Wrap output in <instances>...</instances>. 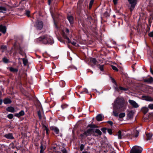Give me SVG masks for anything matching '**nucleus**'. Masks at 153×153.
I'll return each instance as SVG.
<instances>
[{
    "mask_svg": "<svg viewBox=\"0 0 153 153\" xmlns=\"http://www.w3.org/2000/svg\"><path fill=\"white\" fill-rule=\"evenodd\" d=\"M107 123L110 124L111 125H112L113 124V123L112 121H109L107 122Z\"/></svg>",
    "mask_w": 153,
    "mask_h": 153,
    "instance_id": "nucleus-55",
    "label": "nucleus"
},
{
    "mask_svg": "<svg viewBox=\"0 0 153 153\" xmlns=\"http://www.w3.org/2000/svg\"><path fill=\"white\" fill-rule=\"evenodd\" d=\"M97 120L99 121H101L102 120V117L101 114H99L96 117Z\"/></svg>",
    "mask_w": 153,
    "mask_h": 153,
    "instance_id": "nucleus-16",
    "label": "nucleus"
},
{
    "mask_svg": "<svg viewBox=\"0 0 153 153\" xmlns=\"http://www.w3.org/2000/svg\"><path fill=\"white\" fill-rule=\"evenodd\" d=\"M6 31V27L2 25H0V31L4 34L5 33Z\"/></svg>",
    "mask_w": 153,
    "mask_h": 153,
    "instance_id": "nucleus-8",
    "label": "nucleus"
},
{
    "mask_svg": "<svg viewBox=\"0 0 153 153\" xmlns=\"http://www.w3.org/2000/svg\"><path fill=\"white\" fill-rule=\"evenodd\" d=\"M1 48L2 49L5 50L6 49V46L5 45H2L1 46Z\"/></svg>",
    "mask_w": 153,
    "mask_h": 153,
    "instance_id": "nucleus-50",
    "label": "nucleus"
},
{
    "mask_svg": "<svg viewBox=\"0 0 153 153\" xmlns=\"http://www.w3.org/2000/svg\"><path fill=\"white\" fill-rule=\"evenodd\" d=\"M36 41L37 43H41L44 44H52L54 42L52 37L47 35H43L36 39Z\"/></svg>",
    "mask_w": 153,
    "mask_h": 153,
    "instance_id": "nucleus-1",
    "label": "nucleus"
},
{
    "mask_svg": "<svg viewBox=\"0 0 153 153\" xmlns=\"http://www.w3.org/2000/svg\"><path fill=\"white\" fill-rule=\"evenodd\" d=\"M133 113L132 111H129L127 114L128 118L129 119L132 118L133 117Z\"/></svg>",
    "mask_w": 153,
    "mask_h": 153,
    "instance_id": "nucleus-15",
    "label": "nucleus"
},
{
    "mask_svg": "<svg viewBox=\"0 0 153 153\" xmlns=\"http://www.w3.org/2000/svg\"><path fill=\"white\" fill-rule=\"evenodd\" d=\"M120 90L122 91H126L127 90V89L126 88H123L121 86H119V91Z\"/></svg>",
    "mask_w": 153,
    "mask_h": 153,
    "instance_id": "nucleus-33",
    "label": "nucleus"
},
{
    "mask_svg": "<svg viewBox=\"0 0 153 153\" xmlns=\"http://www.w3.org/2000/svg\"><path fill=\"white\" fill-rule=\"evenodd\" d=\"M70 43H71V44L74 45H75L76 44V42H71L70 41Z\"/></svg>",
    "mask_w": 153,
    "mask_h": 153,
    "instance_id": "nucleus-53",
    "label": "nucleus"
},
{
    "mask_svg": "<svg viewBox=\"0 0 153 153\" xmlns=\"http://www.w3.org/2000/svg\"><path fill=\"white\" fill-rule=\"evenodd\" d=\"M152 135L151 134H148L146 135L147 136V140H149L151 139Z\"/></svg>",
    "mask_w": 153,
    "mask_h": 153,
    "instance_id": "nucleus-25",
    "label": "nucleus"
},
{
    "mask_svg": "<svg viewBox=\"0 0 153 153\" xmlns=\"http://www.w3.org/2000/svg\"><path fill=\"white\" fill-rule=\"evenodd\" d=\"M143 98H144L145 100L148 101H153V98L149 96H143Z\"/></svg>",
    "mask_w": 153,
    "mask_h": 153,
    "instance_id": "nucleus-9",
    "label": "nucleus"
},
{
    "mask_svg": "<svg viewBox=\"0 0 153 153\" xmlns=\"http://www.w3.org/2000/svg\"><path fill=\"white\" fill-rule=\"evenodd\" d=\"M82 153H87V152H82Z\"/></svg>",
    "mask_w": 153,
    "mask_h": 153,
    "instance_id": "nucleus-61",
    "label": "nucleus"
},
{
    "mask_svg": "<svg viewBox=\"0 0 153 153\" xmlns=\"http://www.w3.org/2000/svg\"><path fill=\"white\" fill-rule=\"evenodd\" d=\"M125 116V114L124 113H120L119 115V117L120 118H121L124 117Z\"/></svg>",
    "mask_w": 153,
    "mask_h": 153,
    "instance_id": "nucleus-28",
    "label": "nucleus"
},
{
    "mask_svg": "<svg viewBox=\"0 0 153 153\" xmlns=\"http://www.w3.org/2000/svg\"><path fill=\"white\" fill-rule=\"evenodd\" d=\"M51 0H48V4L49 5H50V4H51Z\"/></svg>",
    "mask_w": 153,
    "mask_h": 153,
    "instance_id": "nucleus-58",
    "label": "nucleus"
},
{
    "mask_svg": "<svg viewBox=\"0 0 153 153\" xmlns=\"http://www.w3.org/2000/svg\"><path fill=\"white\" fill-rule=\"evenodd\" d=\"M135 134L134 135V136L136 138L138 136L139 132L137 131H135Z\"/></svg>",
    "mask_w": 153,
    "mask_h": 153,
    "instance_id": "nucleus-40",
    "label": "nucleus"
},
{
    "mask_svg": "<svg viewBox=\"0 0 153 153\" xmlns=\"http://www.w3.org/2000/svg\"><path fill=\"white\" fill-rule=\"evenodd\" d=\"M142 149L137 146H134L131 149L130 153H141Z\"/></svg>",
    "mask_w": 153,
    "mask_h": 153,
    "instance_id": "nucleus-2",
    "label": "nucleus"
},
{
    "mask_svg": "<svg viewBox=\"0 0 153 153\" xmlns=\"http://www.w3.org/2000/svg\"><path fill=\"white\" fill-rule=\"evenodd\" d=\"M111 80H112V82L114 83L115 84V85L116 86H117V83H116L115 80L114 79H113V78H111Z\"/></svg>",
    "mask_w": 153,
    "mask_h": 153,
    "instance_id": "nucleus-49",
    "label": "nucleus"
},
{
    "mask_svg": "<svg viewBox=\"0 0 153 153\" xmlns=\"http://www.w3.org/2000/svg\"><path fill=\"white\" fill-rule=\"evenodd\" d=\"M99 69L101 71H103V65H100L99 67Z\"/></svg>",
    "mask_w": 153,
    "mask_h": 153,
    "instance_id": "nucleus-45",
    "label": "nucleus"
},
{
    "mask_svg": "<svg viewBox=\"0 0 153 153\" xmlns=\"http://www.w3.org/2000/svg\"><path fill=\"white\" fill-rule=\"evenodd\" d=\"M123 98H117L116 99V100L114 102V103L116 105H117V104H119L120 103V102L121 101H123Z\"/></svg>",
    "mask_w": 153,
    "mask_h": 153,
    "instance_id": "nucleus-10",
    "label": "nucleus"
},
{
    "mask_svg": "<svg viewBox=\"0 0 153 153\" xmlns=\"http://www.w3.org/2000/svg\"><path fill=\"white\" fill-rule=\"evenodd\" d=\"M107 131L109 134H112V131L111 129H107Z\"/></svg>",
    "mask_w": 153,
    "mask_h": 153,
    "instance_id": "nucleus-47",
    "label": "nucleus"
},
{
    "mask_svg": "<svg viewBox=\"0 0 153 153\" xmlns=\"http://www.w3.org/2000/svg\"><path fill=\"white\" fill-rule=\"evenodd\" d=\"M45 130H46V134H48V129L46 126H45Z\"/></svg>",
    "mask_w": 153,
    "mask_h": 153,
    "instance_id": "nucleus-52",
    "label": "nucleus"
},
{
    "mask_svg": "<svg viewBox=\"0 0 153 153\" xmlns=\"http://www.w3.org/2000/svg\"><path fill=\"white\" fill-rule=\"evenodd\" d=\"M23 61V63L24 65L25 66L27 65L28 62V61L27 59L25 58L22 59Z\"/></svg>",
    "mask_w": 153,
    "mask_h": 153,
    "instance_id": "nucleus-22",
    "label": "nucleus"
},
{
    "mask_svg": "<svg viewBox=\"0 0 153 153\" xmlns=\"http://www.w3.org/2000/svg\"><path fill=\"white\" fill-rule=\"evenodd\" d=\"M113 17L115 18V15H113Z\"/></svg>",
    "mask_w": 153,
    "mask_h": 153,
    "instance_id": "nucleus-63",
    "label": "nucleus"
},
{
    "mask_svg": "<svg viewBox=\"0 0 153 153\" xmlns=\"http://www.w3.org/2000/svg\"><path fill=\"white\" fill-rule=\"evenodd\" d=\"M30 11L29 10H27L26 11L25 13V14L27 16L29 17L30 16Z\"/></svg>",
    "mask_w": 153,
    "mask_h": 153,
    "instance_id": "nucleus-41",
    "label": "nucleus"
},
{
    "mask_svg": "<svg viewBox=\"0 0 153 153\" xmlns=\"http://www.w3.org/2000/svg\"><path fill=\"white\" fill-rule=\"evenodd\" d=\"M7 117L10 119H12L13 118V115L12 114H10L7 115Z\"/></svg>",
    "mask_w": 153,
    "mask_h": 153,
    "instance_id": "nucleus-31",
    "label": "nucleus"
},
{
    "mask_svg": "<svg viewBox=\"0 0 153 153\" xmlns=\"http://www.w3.org/2000/svg\"><path fill=\"white\" fill-rule=\"evenodd\" d=\"M61 107L62 109H63L65 108H66L68 107V105H66L64 104L62 105Z\"/></svg>",
    "mask_w": 153,
    "mask_h": 153,
    "instance_id": "nucleus-42",
    "label": "nucleus"
},
{
    "mask_svg": "<svg viewBox=\"0 0 153 153\" xmlns=\"http://www.w3.org/2000/svg\"><path fill=\"white\" fill-rule=\"evenodd\" d=\"M35 25L38 29L40 30L42 28L43 22L41 21L38 20L36 22Z\"/></svg>",
    "mask_w": 153,
    "mask_h": 153,
    "instance_id": "nucleus-5",
    "label": "nucleus"
},
{
    "mask_svg": "<svg viewBox=\"0 0 153 153\" xmlns=\"http://www.w3.org/2000/svg\"><path fill=\"white\" fill-rule=\"evenodd\" d=\"M63 153H67V151L65 148H63L61 150Z\"/></svg>",
    "mask_w": 153,
    "mask_h": 153,
    "instance_id": "nucleus-44",
    "label": "nucleus"
},
{
    "mask_svg": "<svg viewBox=\"0 0 153 153\" xmlns=\"http://www.w3.org/2000/svg\"><path fill=\"white\" fill-rule=\"evenodd\" d=\"M7 10V9L5 7L3 6H0V13H5Z\"/></svg>",
    "mask_w": 153,
    "mask_h": 153,
    "instance_id": "nucleus-13",
    "label": "nucleus"
},
{
    "mask_svg": "<svg viewBox=\"0 0 153 153\" xmlns=\"http://www.w3.org/2000/svg\"><path fill=\"white\" fill-rule=\"evenodd\" d=\"M106 128H103L101 129V130L103 132V133H106Z\"/></svg>",
    "mask_w": 153,
    "mask_h": 153,
    "instance_id": "nucleus-46",
    "label": "nucleus"
},
{
    "mask_svg": "<svg viewBox=\"0 0 153 153\" xmlns=\"http://www.w3.org/2000/svg\"><path fill=\"white\" fill-rule=\"evenodd\" d=\"M53 130L55 132V133L57 134H59V129L56 127L54 128L53 129Z\"/></svg>",
    "mask_w": 153,
    "mask_h": 153,
    "instance_id": "nucleus-23",
    "label": "nucleus"
},
{
    "mask_svg": "<svg viewBox=\"0 0 153 153\" xmlns=\"http://www.w3.org/2000/svg\"><path fill=\"white\" fill-rule=\"evenodd\" d=\"M69 30L68 28H66L65 31L63 32V36L68 41V42L69 43L70 42V40L69 38L68 37L69 35Z\"/></svg>",
    "mask_w": 153,
    "mask_h": 153,
    "instance_id": "nucleus-4",
    "label": "nucleus"
},
{
    "mask_svg": "<svg viewBox=\"0 0 153 153\" xmlns=\"http://www.w3.org/2000/svg\"><path fill=\"white\" fill-rule=\"evenodd\" d=\"M88 126L89 127H90V128H92V127H93V126L92 125H89Z\"/></svg>",
    "mask_w": 153,
    "mask_h": 153,
    "instance_id": "nucleus-59",
    "label": "nucleus"
},
{
    "mask_svg": "<svg viewBox=\"0 0 153 153\" xmlns=\"http://www.w3.org/2000/svg\"><path fill=\"white\" fill-rule=\"evenodd\" d=\"M6 110L9 112L13 113L15 111V109L12 107H9L6 108Z\"/></svg>",
    "mask_w": 153,
    "mask_h": 153,
    "instance_id": "nucleus-11",
    "label": "nucleus"
},
{
    "mask_svg": "<svg viewBox=\"0 0 153 153\" xmlns=\"http://www.w3.org/2000/svg\"><path fill=\"white\" fill-rule=\"evenodd\" d=\"M90 72L91 73H92V74L93 73V71H90Z\"/></svg>",
    "mask_w": 153,
    "mask_h": 153,
    "instance_id": "nucleus-64",
    "label": "nucleus"
},
{
    "mask_svg": "<svg viewBox=\"0 0 153 153\" xmlns=\"http://www.w3.org/2000/svg\"><path fill=\"white\" fill-rule=\"evenodd\" d=\"M4 103L5 104H7L10 103H11V100L9 99H5L4 100Z\"/></svg>",
    "mask_w": 153,
    "mask_h": 153,
    "instance_id": "nucleus-20",
    "label": "nucleus"
},
{
    "mask_svg": "<svg viewBox=\"0 0 153 153\" xmlns=\"http://www.w3.org/2000/svg\"><path fill=\"white\" fill-rule=\"evenodd\" d=\"M25 114L24 111L23 110H21L19 113L15 114L14 116L15 117L19 118L22 116H24Z\"/></svg>",
    "mask_w": 153,
    "mask_h": 153,
    "instance_id": "nucleus-7",
    "label": "nucleus"
},
{
    "mask_svg": "<svg viewBox=\"0 0 153 153\" xmlns=\"http://www.w3.org/2000/svg\"><path fill=\"white\" fill-rule=\"evenodd\" d=\"M59 85L61 87H63L65 85V82L63 81H61L59 82Z\"/></svg>",
    "mask_w": 153,
    "mask_h": 153,
    "instance_id": "nucleus-21",
    "label": "nucleus"
},
{
    "mask_svg": "<svg viewBox=\"0 0 153 153\" xmlns=\"http://www.w3.org/2000/svg\"><path fill=\"white\" fill-rule=\"evenodd\" d=\"M111 67L113 70L116 71H118V69L116 67L113 65H112Z\"/></svg>",
    "mask_w": 153,
    "mask_h": 153,
    "instance_id": "nucleus-38",
    "label": "nucleus"
},
{
    "mask_svg": "<svg viewBox=\"0 0 153 153\" xmlns=\"http://www.w3.org/2000/svg\"><path fill=\"white\" fill-rule=\"evenodd\" d=\"M91 62L94 64H95L96 63L97 61L95 58H92L91 60Z\"/></svg>",
    "mask_w": 153,
    "mask_h": 153,
    "instance_id": "nucleus-35",
    "label": "nucleus"
},
{
    "mask_svg": "<svg viewBox=\"0 0 153 153\" xmlns=\"http://www.w3.org/2000/svg\"><path fill=\"white\" fill-rule=\"evenodd\" d=\"M92 129H88L85 132V134H86V136L90 135L91 134Z\"/></svg>",
    "mask_w": 153,
    "mask_h": 153,
    "instance_id": "nucleus-19",
    "label": "nucleus"
},
{
    "mask_svg": "<svg viewBox=\"0 0 153 153\" xmlns=\"http://www.w3.org/2000/svg\"><path fill=\"white\" fill-rule=\"evenodd\" d=\"M51 15H52V17H53V19H54L53 16V15L52 14H51Z\"/></svg>",
    "mask_w": 153,
    "mask_h": 153,
    "instance_id": "nucleus-62",
    "label": "nucleus"
},
{
    "mask_svg": "<svg viewBox=\"0 0 153 153\" xmlns=\"http://www.w3.org/2000/svg\"><path fill=\"white\" fill-rule=\"evenodd\" d=\"M37 114L40 119L42 118L41 113L40 111H39L37 112Z\"/></svg>",
    "mask_w": 153,
    "mask_h": 153,
    "instance_id": "nucleus-36",
    "label": "nucleus"
},
{
    "mask_svg": "<svg viewBox=\"0 0 153 153\" xmlns=\"http://www.w3.org/2000/svg\"><path fill=\"white\" fill-rule=\"evenodd\" d=\"M113 115L114 116H115V117L118 116V112L116 111H115L114 110L113 111Z\"/></svg>",
    "mask_w": 153,
    "mask_h": 153,
    "instance_id": "nucleus-30",
    "label": "nucleus"
},
{
    "mask_svg": "<svg viewBox=\"0 0 153 153\" xmlns=\"http://www.w3.org/2000/svg\"><path fill=\"white\" fill-rule=\"evenodd\" d=\"M144 81L145 82L151 83L153 82V78L151 77L149 78L144 79Z\"/></svg>",
    "mask_w": 153,
    "mask_h": 153,
    "instance_id": "nucleus-12",
    "label": "nucleus"
},
{
    "mask_svg": "<svg viewBox=\"0 0 153 153\" xmlns=\"http://www.w3.org/2000/svg\"><path fill=\"white\" fill-rule=\"evenodd\" d=\"M148 107L151 109H153V104H149L148 105Z\"/></svg>",
    "mask_w": 153,
    "mask_h": 153,
    "instance_id": "nucleus-39",
    "label": "nucleus"
},
{
    "mask_svg": "<svg viewBox=\"0 0 153 153\" xmlns=\"http://www.w3.org/2000/svg\"><path fill=\"white\" fill-rule=\"evenodd\" d=\"M40 153H43V151H40Z\"/></svg>",
    "mask_w": 153,
    "mask_h": 153,
    "instance_id": "nucleus-60",
    "label": "nucleus"
},
{
    "mask_svg": "<svg viewBox=\"0 0 153 153\" xmlns=\"http://www.w3.org/2000/svg\"><path fill=\"white\" fill-rule=\"evenodd\" d=\"M5 137L7 139H13V136L12 134L11 133H9L5 135Z\"/></svg>",
    "mask_w": 153,
    "mask_h": 153,
    "instance_id": "nucleus-14",
    "label": "nucleus"
},
{
    "mask_svg": "<svg viewBox=\"0 0 153 153\" xmlns=\"http://www.w3.org/2000/svg\"><path fill=\"white\" fill-rule=\"evenodd\" d=\"M95 132L100 135H101L102 134L101 131L98 129H96L95 130Z\"/></svg>",
    "mask_w": 153,
    "mask_h": 153,
    "instance_id": "nucleus-27",
    "label": "nucleus"
},
{
    "mask_svg": "<svg viewBox=\"0 0 153 153\" xmlns=\"http://www.w3.org/2000/svg\"><path fill=\"white\" fill-rule=\"evenodd\" d=\"M117 0H113L114 3L115 5L117 4Z\"/></svg>",
    "mask_w": 153,
    "mask_h": 153,
    "instance_id": "nucleus-54",
    "label": "nucleus"
},
{
    "mask_svg": "<svg viewBox=\"0 0 153 153\" xmlns=\"http://www.w3.org/2000/svg\"><path fill=\"white\" fill-rule=\"evenodd\" d=\"M94 0H91L90 2L89 8L91 9L94 3Z\"/></svg>",
    "mask_w": 153,
    "mask_h": 153,
    "instance_id": "nucleus-29",
    "label": "nucleus"
},
{
    "mask_svg": "<svg viewBox=\"0 0 153 153\" xmlns=\"http://www.w3.org/2000/svg\"><path fill=\"white\" fill-rule=\"evenodd\" d=\"M150 72L151 73V74L153 75V71L151 67H150Z\"/></svg>",
    "mask_w": 153,
    "mask_h": 153,
    "instance_id": "nucleus-56",
    "label": "nucleus"
},
{
    "mask_svg": "<svg viewBox=\"0 0 153 153\" xmlns=\"http://www.w3.org/2000/svg\"><path fill=\"white\" fill-rule=\"evenodd\" d=\"M130 4H131V7L130 8V10L132 11L135 7L136 5L137 0H128Z\"/></svg>",
    "mask_w": 153,
    "mask_h": 153,
    "instance_id": "nucleus-3",
    "label": "nucleus"
},
{
    "mask_svg": "<svg viewBox=\"0 0 153 153\" xmlns=\"http://www.w3.org/2000/svg\"><path fill=\"white\" fill-rule=\"evenodd\" d=\"M67 18L71 24H73V18L72 16H70L67 17Z\"/></svg>",
    "mask_w": 153,
    "mask_h": 153,
    "instance_id": "nucleus-17",
    "label": "nucleus"
},
{
    "mask_svg": "<svg viewBox=\"0 0 153 153\" xmlns=\"http://www.w3.org/2000/svg\"><path fill=\"white\" fill-rule=\"evenodd\" d=\"M128 102L130 105L133 106L135 108H137L139 107L138 104L134 101L129 100Z\"/></svg>",
    "mask_w": 153,
    "mask_h": 153,
    "instance_id": "nucleus-6",
    "label": "nucleus"
},
{
    "mask_svg": "<svg viewBox=\"0 0 153 153\" xmlns=\"http://www.w3.org/2000/svg\"><path fill=\"white\" fill-rule=\"evenodd\" d=\"M3 100H0V105H1L2 103Z\"/></svg>",
    "mask_w": 153,
    "mask_h": 153,
    "instance_id": "nucleus-57",
    "label": "nucleus"
},
{
    "mask_svg": "<svg viewBox=\"0 0 153 153\" xmlns=\"http://www.w3.org/2000/svg\"><path fill=\"white\" fill-rule=\"evenodd\" d=\"M3 60L5 63H7L8 62V60L5 58H4L3 59Z\"/></svg>",
    "mask_w": 153,
    "mask_h": 153,
    "instance_id": "nucleus-43",
    "label": "nucleus"
},
{
    "mask_svg": "<svg viewBox=\"0 0 153 153\" xmlns=\"http://www.w3.org/2000/svg\"><path fill=\"white\" fill-rule=\"evenodd\" d=\"M80 136L82 137V138L85 137L87 136H86V134H85V132H84L83 134H80Z\"/></svg>",
    "mask_w": 153,
    "mask_h": 153,
    "instance_id": "nucleus-37",
    "label": "nucleus"
},
{
    "mask_svg": "<svg viewBox=\"0 0 153 153\" xmlns=\"http://www.w3.org/2000/svg\"><path fill=\"white\" fill-rule=\"evenodd\" d=\"M10 70L11 71L16 72L18 71V70L16 68H14L13 67H10Z\"/></svg>",
    "mask_w": 153,
    "mask_h": 153,
    "instance_id": "nucleus-24",
    "label": "nucleus"
},
{
    "mask_svg": "<svg viewBox=\"0 0 153 153\" xmlns=\"http://www.w3.org/2000/svg\"><path fill=\"white\" fill-rule=\"evenodd\" d=\"M83 93H85L88 94V91L87 89L85 88L83 91L80 92L81 94H82Z\"/></svg>",
    "mask_w": 153,
    "mask_h": 153,
    "instance_id": "nucleus-32",
    "label": "nucleus"
},
{
    "mask_svg": "<svg viewBox=\"0 0 153 153\" xmlns=\"http://www.w3.org/2000/svg\"><path fill=\"white\" fill-rule=\"evenodd\" d=\"M40 151H44L45 149V147L43 146V145L41 144L40 147Z\"/></svg>",
    "mask_w": 153,
    "mask_h": 153,
    "instance_id": "nucleus-34",
    "label": "nucleus"
},
{
    "mask_svg": "<svg viewBox=\"0 0 153 153\" xmlns=\"http://www.w3.org/2000/svg\"><path fill=\"white\" fill-rule=\"evenodd\" d=\"M142 111L144 114H146L148 112L149 109L147 107H144L142 108Z\"/></svg>",
    "mask_w": 153,
    "mask_h": 153,
    "instance_id": "nucleus-18",
    "label": "nucleus"
},
{
    "mask_svg": "<svg viewBox=\"0 0 153 153\" xmlns=\"http://www.w3.org/2000/svg\"><path fill=\"white\" fill-rule=\"evenodd\" d=\"M84 146L83 144H81L80 146V150L82 151L84 149Z\"/></svg>",
    "mask_w": 153,
    "mask_h": 153,
    "instance_id": "nucleus-48",
    "label": "nucleus"
},
{
    "mask_svg": "<svg viewBox=\"0 0 153 153\" xmlns=\"http://www.w3.org/2000/svg\"><path fill=\"white\" fill-rule=\"evenodd\" d=\"M115 89V90L117 91H119V87H118L117 86L116 87H114Z\"/></svg>",
    "mask_w": 153,
    "mask_h": 153,
    "instance_id": "nucleus-51",
    "label": "nucleus"
},
{
    "mask_svg": "<svg viewBox=\"0 0 153 153\" xmlns=\"http://www.w3.org/2000/svg\"><path fill=\"white\" fill-rule=\"evenodd\" d=\"M118 138L119 139H121L122 138V132L120 131H119L118 132Z\"/></svg>",
    "mask_w": 153,
    "mask_h": 153,
    "instance_id": "nucleus-26",
    "label": "nucleus"
}]
</instances>
